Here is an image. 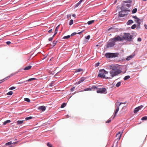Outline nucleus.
<instances>
[{
    "instance_id": "nucleus-1",
    "label": "nucleus",
    "mask_w": 147,
    "mask_h": 147,
    "mask_svg": "<svg viewBox=\"0 0 147 147\" xmlns=\"http://www.w3.org/2000/svg\"><path fill=\"white\" fill-rule=\"evenodd\" d=\"M109 69L110 70L109 73L110 79L117 76L120 74L122 72L121 70L119 65L116 64H112L109 66Z\"/></svg>"
},
{
    "instance_id": "nucleus-2",
    "label": "nucleus",
    "mask_w": 147,
    "mask_h": 147,
    "mask_svg": "<svg viewBox=\"0 0 147 147\" xmlns=\"http://www.w3.org/2000/svg\"><path fill=\"white\" fill-rule=\"evenodd\" d=\"M108 72L105 71V69H103L99 71V73L98 76L99 77L101 78H106L107 79H110V77H107L106 78L105 74H108Z\"/></svg>"
},
{
    "instance_id": "nucleus-3",
    "label": "nucleus",
    "mask_w": 147,
    "mask_h": 147,
    "mask_svg": "<svg viewBox=\"0 0 147 147\" xmlns=\"http://www.w3.org/2000/svg\"><path fill=\"white\" fill-rule=\"evenodd\" d=\"M133 36L129 33H124L123 36V39L128 41H131L132 39Z\"/></svg>"
},
{
    "instance_id": "nucleus-4",
    "label": "nucleus",
    "mask_w": 147,
    "mask_h": 147,
    "mask_svg": "<svg viewBox=\"0 0 147 147\" xmlns=\"http://www.w3.org/2000/svg\"><path fill=\"white\" fill-rule=\"evenodd\" d=\"M122 10L119 12V16L120 17H123L128 14V12L130 11L129 9H121Z\"/></svg>"
},
{
    "instance_id": "nucleus-5",
    "label": "nucleus",
    "mask_w": 147,
    "mask_h": 147,
    "mask_svg": "<svg viewBox=\"0 0 147 147\" xmlns=\"http://www.w3.org/2000/svg\"><path fill=\"white\" fill-rule=\"evenodd\" d=\"M132 2V1L131 0L124 1H123V4L121 7V9H124L125 5L128 7H130L131 6Z\"/></svg>"
},
{
    "instance_id": "nucleus-6",
    "label": "nucleus",
    "mask_w": 147,
    "mask_h": 147,
    "mask_svg": "<svg viewBox=\"0 0 147 147\" xmlns=\"http://www.w3.org/2000/svg\"><path fill=\"white\" fill-rule=\"evenodd\" d=\"M115 42L114 40L112 38L110 39L107 43V48L111 47H113L115 45Z\"/></svg>"
},
{
    "instance_id": "nucleus-7",
    "label": "nucleus",
    "mask_w": 147,
    "mask_h": 147,
    "mask_svg": "<svg viewBox=\"0 0 147 147\" xmlns=\"http://www.w3.org/2000/svg\"><path fill=\"white\" fill-rule=\"evenodd\" d=\"M123 103L122 102H119L117 101V102L115 104V105L116 107V109L115 110V114L114 116V117H115L119 109V107Z\"/></svg>"
},
{
    "instance_id": "nucleus-8",
    "label": "nucleus",
    "mask_w": 147,
    "mask_h": 147,
    "mask_svg": "<svg viewBox=\"0 0 147 147\" xmlns=\"http://www.w3.org/2000/svg\"><path fill=\"white\" fill-rule=\"evenodd\" d=\"M106 91V89L105 88H99L97 90V93H103Z\"/></svg>"
},
{
    "instance_id": "nucleus-9",
    "label": "nucleus",
    "mask_w": 147,
    "mask_h": 147,
    "mask_svg": "<svg viewBox=\"0 0 147 147\" xmlns=\"http://www.w3.org/2000/svg\"><path fill=\"white\" fill-rule=\"evenodd\" d=\"M113 39V40H115V42L117 41H121L123 40V37H121L119 36H115Z\"/></svg>"
},
{
    "instance_id": "nucleus-10",
    "label": "nucleus",
    "mask_w": 147,
    "mask_h": 147,
    "mask_svg": "<svg viewBox=\"0 0 147 147\" xmlns=\"http://www.w3.org/2000/svg\"><path fill=\"white\" fill-rule=\"evenodd\" d=\"M143 107V106L140 105L135 108L134 110V113H136L140 110H141Z\"/></svg>"
},
{
    "instance_id": "nucleus-11",
    "label": "nucleus",
    "mask_w": 147,
    "mask_h": 147,
    "mask_svg": "<svg viewBox=\"0 0 147 147\" xmlns=\"http://www.w3.org/2000/svg\"><path fill=\"white\" fill-rule=\"evenodd\" d=\"M111 58H114L118 57L119 53H111Z\"/></svg>"
},
{
    "instance_id": "nucleus-12",
    "label": "nucleus",
    "mask_w": 147,
    "mask_h": 147,
    "mask_svg": "<svg viewBox=\"0 0 147 147\" xmlns=\"http://www.w3.org/2000/svg\"><path fill=\"white\" fill-rule=\"evenodd\" d=\"M85 78H82L80 79V80L77 82V83L78 84H79L84 81L85 80Z\"/></svg>"
},
{
    "instance_id": "nucleus-13",
    "label": "nucleus",
    "mask_w": 147,
    "mask_h": 147,
    "mask_svg": "<svg viewBox=\"0 0 147 147\" xmlns=\"http://www.w3.org/2000/svg\"><path fill=\"white\" fill-rule=\"evenodd\" d=\"M38 109L40 110H41L42 111H44L46 109V108L45 106H40L39 107Z\"/></svg>"
},
{
    "instance_id": "nucleus-14",
    "label": "nucleus",
    "mask_w": 147,
    "mask_h": 147,
    "mask_svg": "<svg viewBox=\"0 0 147 147\" xmlns=\"http://www.w3.org/2000/svg\"><path fill=\"white\" fill-rule=\"evenodd\" d=\"M123 133V131L121 133L120 132H119V133L116 135V137L119 138V140L120 139V138L121 137V134Z\"/></svg>"
},
{
    "instance_id": "nucleus-15",
    "label": "nucleus",
    "mask_w": 147,
    "mask_h": 147,
    "mask_svg": "<svg viewBox=\"0 0 147 147\" xmlns=\"http://www.w3.org/2000/svg\"><path fill=\"white\" fill-rule=\"evenodd\" d=\"M32 67V66L29 65L24 69V70H29L31 69Z\"/></svg>"
},
{
    "instance_id": "nucleus-16",
    "label": "nucleus",
    "mask_w": 147,
    "mask_h": 147,
    "mask_svg": "<svg viewBox=\"0 0 147 147\" xmlns=\"http://www.w3.org/2000/svg\"><path fill=\"white\" fill-rule=\"evenodd\" d=\"M134 56V55H131L127 57L126 58V60L127 61H129Z\"/></svg>"
},
{
    "instance_id": "nucleus-17",
    "label": "nucleus",
    "mask_w": 147,
    "mask_h": 147,
    "mask_svg": "<svg viewBox=\"0 0 147 147\" xmlns=\"http://www.w3.org/2000/svg\"><path fill=\"white\" fill-rule=\"evenodd\" d=\"M105 56L108 58H111V54L110 53H106L105 54Z\"/></svg>"
},
{
    "instance_id": "nucleus-18",
    "label": "nucleus",
    "mask_w": 147,
    "mask_h": 147,
    "mask_svg": "<svg viewBox=\"0 0 147 147\" xmlns=\"http://www.w3.org/2000/svg\"><path fill=\"white\" fill-rule=\"evenodd\" d=\"M60 26V25H59L58 26H57L56 28L55 31V35H56V34L57 33V32H58V29H59V26Z\"/></svg>"
},
{
    "instance_id": "nucleus-19",
    "label": "nucleus",
    "mask_w": 147,
    "mask_h": 147,
    "mask_svg": "<svg viewBox=\"0 0 147 147\" xmlns=\"http://www.w3.org/2000/svg\"><path fill=\"white\" fill-rule=\"evenodd\" d=\"M134 22L132 20H129L127 22V25H129Z\"/></svg>"
},
{
    "instance_id": "nucleus-20",
    "label": "nucleus",
    "mask_w": 147,
    "mask_h": 147,
    "mask_svg": "<svg viewBox=\"0 0 147 147\" xmlns=\"http://www.w3.org/2000/svg\"><path fill=\"white\" fill-rule=\"evenodd\" d=\"M140 19L137 17V18H136L135 19V21L139 25H140Z\"/></svg>"
},
{
    "instance_id": "nucleus-21",
    "label": "nucleus",
    "mask_w": 147,
    "mask_h": 147,
    "mask_svg": "<svg viewBox=\"0 0 147 147\" xmlns=\"http://www.w3.org/2000/svg\"><path fill=\"white\" fill-rule=\"evenodd\" d=\"M23 122H24V120H22V121H19H19H18L17 122V125H20V124H22L23 123Z\"/></svg>"
},
{
    "instance_id": "nucleus-22",
    "label": "nucleus",
    "mask_w": 147,
    "mask_h": 147,
    "mask_svg": "<svg viewBox=\"0 0 147 147\" xmlns=\"http://www.w3.org/2000/svg\"><path fill=\"white\" fill-rule=\"evenodd\" d=\"M130 78V76H126L123 78L124 80H126L127 79Z\"/></svg>"
},
{
    "instance_id": "nucleus-23",
    "label": "nucleus",
    "mask_w": 147,
    "mask_h": 147,
    "mask_svg": "<svg viewBox=\"0 0 147 147\" xmlns=\"http://www.w3.org/2000/svg\"><path fill=\"white\" fill-rule=\"evenodd\" d=\"M83 71V69H82L80 68V69H78L76 70L75 71V72H80L81 71Z\"/></svg>"
},
{
    "instance_id": "nucleus-24",
    "label": "nucleus",
    "mask_w": 147,
    "mask_h": 147,
    "mask_svg": "<svg viewBox=\"0 0 147 147\" xmlns=\"http://www.w3.org/2000/svg\"><path fill=\"white\" fill-rule=\"evenodd\" d=\"M11 122L10 120H7L3 122V124L4 125H6L7 123H9Z\"/></svg>"
},
{
    "instance_id": "nucleus-25",
    "label": "nucleus",
    "mask_w": 147,
    "mask_h": 147,
    "mask_svg": "<svg viewBox=\"0 0 147 147\" xmlns=\"http://www.w3.org/2000/svg\"><path fill=\"white\" fill-rule=\"evenodd\" d=\"M94 20L89 21L88 22L87 24L88 25L91 24L94 22Z\"/></svg>"
},
{
    "instance_id": "nucleus-26",
    "label": "nucleus",
    "mask_w": 147,
    "mask_h": 147,
    "mask_svg": "<svg viewBox=\"0 0 147 147\" xmlns=\"http://www.w3.org/2000/svg\"><path fill=\"white\" fill-rule=\"evenodd\" d=\"M36 80V79L34 78H32L29 79L28 80H27L26 81L30 82L34 80Z\"/></svg>"
},
{
    "instance_id": "nucleus-27",
    "label": "nucleus",
    "mask_w": 147,
    "mask_h": 147,
    "mask_svg": "<svg viewBox=\"0 0 147 147\" xmlns=\"http://www.w3.org/2000/svg\"><path fill=\"white\" fill-rule=\"evenodd\" d=\"M137 9L136 8L134 9L132 11V13H135L137 11Z\"/></svg>"
},
{
    "instance_id": "nucleus-28",
    "label": "nucleus",
    "mask_w": 147,
    "mask_h": 147,
    "mask_svg": "<svg viewBox=\"0 0 147 147\" xmlns=\"http://www.w3.org/2000/svg\"><path fill=\"white\" fill-rule=\"evenodd\" d=\"M92 88H86L84 89L83 91H89V90H91Z\"/></svg>"
},
{
    "instance_id": "nucleus-29",
    "label": "nucleus",
    "mask_w": 147,
    "mask_h": 147,
    "mask_svg": "<svg viewBox=\"0 0 147 147\" xmlns=\"http://www.w3.org/2000/svg\"><path fill=\"white\" fill-rule=\"evenodd\" d=\"M66 105V104L65 103H63L61 105V107L63 108L65 107Z\"/></svg>"
},
{
    "instance_id": "nucleus-30",
    "label": "nucleus",
    "mask_w": 147,
    "mask_h": 147,
    "mask_svg": "<svg viewBox=\"0 0 147 147\" xmlns=\"http://www.w3.org/2000/svg\"><path fill=\"white\" fill-rule=\"evenodd\" d=\"M24 101L27 102H30V99L28 98H24Z\"/></svg>"
},
{
    "instance_id": "nucleus-31",
    "label": "nucleus",
    "mask_w": 147,
    "mask_h": 147,
    "mask_svg": "<svg viewBox=\"0 0 147 147\" xmlns=\"http://www.w3.org/2000/svg\"><path fill=\"white\" fill-rule=\"evenodd\" d=\"M73 23V20H71L69 23V24L71 26L72 25Z\"/></svg>"
},
{
    "instance_id": "nucleus-32",
    "label": "nucleus",
    "mask_w": 147,
    "mask_h": 147,
    "mask_svg": "<svg viewBox=\"0 0 147 147\" xmlns=\"http://www.w3.org/2000/svg\"><path fill=\"white\" fill-rule=\"evenodd\" d=\"M13 92L12 91H11L8 92L7 94V95H11L13 94Z\"/></svg>"
},
{
    "instance_id": "nucleus-33",
    "label": "nucleus",
    "mask_w": 147,
    "mask_h": 147,
    "mask_svg": "<svg viewBox=\"0 0 147 147\" xmlns=\"http://www.w3.org/2000/svg\"><path fill=\"white\" fill-rule=\"evenodd\" d=\"M57 41H54L53 42V45L52 46L53 47H54L57 44Z\"/></svg>"
},
{
    "instance_id": "nucleus-34",
    "label": "nucleus",
    "mask_w": 147,
    "mask_h": 147,
    "mask_svg": "<svg viewBox=\"0 0 147 147\" xmlns=\"http://www.w3.org/2000/svg\"><path fill=\"white\" fill-rule=\"evenodd\" d=\"M142 120H147V116H144L142 117L141 119Z\"/></svg>"
},
{
    "instance_id": "nucleus-35",
    "label": "nucleus",
    "mask_w": 147,
    "mask_h": 147,
    "mask_svg": "<svg viewBox=\"0 0 147 147\" xmlns=\"http://www.w3.org/2000/svg\"><path fill=\"white\" fill-rule=\"evenodd\" d=\"M121 82H118L116 85V86L118 87L121 85Z\"/></svg>"
},
{
    "instance_id": "nucleus-36",
    "label": "nucleus",
    "mask_w": 147,
    "mask_h": 147,
    "mask_svg": "<svg viewBox=\"0 0 147 147\" xmlns=\"http://www.w3.org/2000/svg\"><path fill=\"white\" fill-rule=\"evenodd\" d=\"M33 117L30 116L28 117H27L25 118V120H28L30 119H32Z\"/></svg>"
},
{
    "instance_id": "nucleus-37",
    "label": "nucleus",
    "mask_w": 147,
    "mask_h": 147,
    "mask_svg": "<svg viewBox=\"0 0 147 147\" xmlns=\"http://www.w3.org/2000/svg\"><path fill=\"white\" fill-rule=\"evenodd\" d=\"M54 83V81H53L51 83H50L49 84V86H53V84Z\"/></svg>"
},
{
    "instance_id": "nucleus-38",
    "label": "nucleus",
    "mask_w": 147,
    "mask_h": 147,
    "mask_svg": "<svg viewBox=\"0 0 147 147\" xmlns=\"http://www.w3.org/2000/svg\"><path fill=\"white\" fill-rule=\"evenodd\" d=\"M70 37V35H67V36H64V37H63V38L64 39H68V38H69Z\"/></svg>"
},
{
    "instance_id": "nucleus-39",
    "label": "nucleus",
    "mask_w": 147,
    "mask_h": 147,
    "mask_svg": "<svg viewBox=\"0 0 147 147\" xmlns=\"http://www.w3.org/2000/svg\"><path fill=\"white\" fill-rule=\"evenodd\" d=\"M91 88H92V90H94V89H97V88L96 87L94 86H92V87Z\"/></svg>"
},
{
    "instance_id": "nucleus-40",
    "label": "nucleus",
    "mask_w": 147,
    "mask_h": 147,
    "mask_svg": "<svg viewBox=\"0 0 147 147\" xmlns=\"http://www.w3.org/2000/svg\"><path fill=\"white\" fill-rule=\"evenodd\" d=\"M47 145L49 147H53L52 145L49 142L47 143Z\"/></svg>"
},
{
    "instance_id": "nucleus-41",
    "label": "nucleus",
    "mask_w": 147,
    "mask_h": 147,
    "mask_svg": "<svg viewBox=\"0 0 147 147\" xmlns=\"http://www.w3.org/2000/svg\"><path fill=\"white\" fill-rule=\"evenodd\" d=\"M136 24H134L131 26V28L132 29H134L136 28Z\"/></svg>"
},
{
    "instance_id": "nucleus-42",
    "label": "nucleus",
    "mask_w": 147,
    "mask_h": 147,
    "mask_svg": "<svg viewBox=\"0 0 147 147\" xmlns=\"http://www.w3.org/2000/svg\"><path fill=\"white\" fill-rule=\"evenodd\" d=\"M12 144V143L11 141L9 142H7L6 143L5 145H11Z\"/></svg>"
},
{
    "instance_id": "nucleus-43",
    "label": "nucleus",
    "mask_w": 147,
    "mask_h": 147,
    "mask_svg": "<svg viewBox=\"0 0 147 147\" xmlns=\"http://www.w3.org/2000/svg\"><path fill=\"white\" fill-rule=\"evenodd\" d=\"M80 4V3L78 2L76 5L75 7H77Z\"/></svg>"
},
{
    "instance_id": "nucleus-44",
    "label": "nucleus",
    "mask_w": 147,
    "mask_h": 147,
    "mask_svg": "<svg viewBox=\"0 0 147 147\" xmlns=\"http://www.w3.org/2000/svg\"><path fill=\"white\" fill-rule=\"evenodd\" d=\"M16 88V87H15L13 86L9 88V90H13Z\"/></svg>"
},
{
    "instance_id": "nucleus-45",
    "label": "nucleus",
    "mask_w": 147,
    "mask_h": 147,
    "mask_svg": "<svg viewBox=\"0 0 147 147\" xmlns=\"http://www.w3.org/2000/svg\"><path fill=\"white\" fill-rule=\"evenodd\" d=\"M90 38V35H88L86 37V38L87 39H89Z\"/></svg>"
},
{
    "instance_id": "nucleus-46",
    "label": "nucleus",
    "mask_w": 147,
    "mask_h": 147,
    "mask_svg": "<svg viewBox=\"0 0 147 147\" xmlns=\"http://www.w3.org/2000/svg\"><path fill=\"white\" fill-rule=\"evenodd\" d=\"M71 16V15L70 14H68L67 15V18L68 19H70Z\"/></svg>"
},
{
    "instance_id": "nucleus-47",
    "label": "nucleus",
    "mask_w": 147,
    "mask_h": 147,
    "mask_svg": "<svg viewBox=\"0 0 147 147\" xmlns=\"http://www.w3.org/2000/svg\"><path fill=\"white\" fill-rule=\"evenodd\" d=\"M77 34V33H76V32H74V33H72V34H71V36H74V35H76V34Z\"/></svg>"
},
{
    "instance_id": "nucleus-48",
    "label": "nucleus",
    "mask_w": 147,
    "mask_h": 147,
    "mask_svg": "<svg viewBox=\"0 0 147 147\" xmlns=\"http://www.w3.org/2000/svg\"><path fill=\"white\" fill-rule=\"evenodd\" d=\"M75 88V87H73L71 89V90H70L71 91V92L74 91V90Z\"/></svg>"
},
{
    "instance_id": "nucleus-49",
    "label": "nucleus",
    "mask_w": 147,
    "mask_h": 147,
    "mask_svg": "<svg viewBox=\"0 0 147 147\" xmlns=\"http://www.w3.org/2000/svg\"><path fill=\"white\" fill-rule=\"evenodd\" d=\"M111 121V119H109L106 122V123H109Z\"/></svg>"
},
{
    "instance_id": "nucleus-50",
    "label": "nucleus",
    "mask_w": 147,
    "mask_h": 147,
    "mask_svg": "<svg viewBox=\"0 0 147 147\" xmlns=\"http://www.w3.org/2000/svg\"><path fill=\"white\" fill-rule=\"evenodd\" d=\"M99 63L98 62L96 63L95 64L96 67H98V66L99 65Z\"/></svg>"
},
{
    "instance_id": "nucleus-51",
    "label": "nucleus",
    "mask_w": 147,
    "mask_h": 147,
    "mask_svg": "<svg viewBox=\"0 0 147 147\" xmlns=\"http://www.w3.org/2000/svg\"><path fill=\"white\" fill-rule=\"evenodd\" d=\"M53 39V37H51L49 39V41H51Z\"/></svg>"
},
{
    "instance_id": "nucleus-52",
    "label": "nucleus",
    "mask_w": 147,
    "mask_h": 147,
    "mask_svg": "<svg viewBox=\"0 0 147 147\" xmlns=\"http://www.w3.org/2000/svg\"><path fill=\"white\" fill-rule=\"evenodd\" d=\"M141 38H139L138 39V41L140 42L141 41Z\"/></svg>"
},
{
    "instance_id": "nucleus-53",
    "label": "nucleus",
    "mask_w": 147,
    "mask_h": 147,
    "mask_svg": "<svg viewBox=\"0 0 147 147\" xmlns=\"http://www.w3.org/2000/svg\"><path fill=\"white\" fill-rule=\"evenodd\" d=\"M11 43V42L10 41H7L6 42V43L7 45H9Z\"/></svg>"
},
{
    "instance_id": "nucleus-54",
    "label": "nucleus",
    "mask_w": 147,
    "mask_h": 147,
    "mask_svg": "<svg viewBox=\"0 0 147 147\" xmlns=\"http://www.w3.org/2000/svg\"><path fill=\"white\" fill-rule=\"evenodd\" d=\"M6 79V78H4V79H3V80H0V81L1 82H0V83L1 82H3V81H4L5 80V79Z\"/></svg>"
},
{
    "instance_id": "nucleus-55",
    "label": "nucleus",
    "mask_w": 147,
    "mask_h": 147,
    "mask_svg": "<svg viewBox=\"0 0 147 147\" xmlns=\"http://www.w3.org/2000/svg\"><path fill=\"white\" fill-rule=\"evenodd\" d=\"M132 17H133V18H134L135 19L136 18H137V16H133Z\"/></svg>"
},
{
    "instance_id": "nucleus-56",
    "label": "nucleus",
    "mask_w": 147,
    "mask_h": 147,
    "mask_svg": "<svg viewBox=\"0 0 147 147\" xmlns=\"http://www.w3.org/2000/svg\"><path fill=\"white\" fill-rule=\"evenodd\" d=\"M144 27H145V28L146 29H147V25L146 24H145L144 25Z\"/></svg>"
},
{
    "instance_id": "nucleus-57",
    "label": "nucleus",
    "mask_w": 147,
    "mask_h": 147,
    "mask_svg": "<svg viewBox=\"0 0 147 147\" xmlns=\"http://www.w3.org/2000/svg\"><path fill=\"white\" fill-rule=\"evenodd\" d=\"M52 29H51V30H49V31H48V32L49 33H50L52 31Z\"/></svg>"
},
{
    "instance_id": "nucleus-58",
    "label": "nucleus",
    "mask_w": 147,
    "mask_h": 147,
    "mask_svg": "<svg viewBox=\"0 0 147 147\" xmlns=\"http://www.w3.org/2000/svg\"><path fill=\"white\" fill-rule=\"evenodd\" d=\"M72 16L74 17H76V15L74 14H73L72 15Z\"/></svg>"
},
{
    "instance_id": "nucleus-59",
    "label": "nucleus",
    "mask_w": 147,
    "mask_h": 147,
    "mask_svg": "<svg viewBox=\"0 0 147 147\" xmlns=\"http://www.w3.org/2000/svg\"><path fill=\"white\" fill-rule=\"evenodd\" d=\"M83 0H80L79 2L81 3L82 2Z\"/></svg>"
},
{
    "instance_id": "nucleus-60",
    "label": "nucleus",
    "mask_w": 147,
    "mask_h": 147,
    "mask_svg": "<svg viewBox=\"0 0 147 147\" xmlns=\"http://www.w3.org/2000/svg\"><path fill=\"white\" fill-rule=\"evenodd\" d=\"M18 143V142H15L12 143V144H17Z\"/></svg>"
},
{
    "instance_id": "nucleus-61",
    "label": "nucleus",
    "mask_w": 147,
    "mask_h": 147,
    "mask_svg": "<svg viewBox=\"0 0 147 147\" xmlns=\"http://www.w3.org/2000/svg\"><path fill=\"white\" fill-rule=\"evenodd\" d=\"M82 32V31H81V32H78V33L77 34H80Z\"/></svg>"
},
{
    "instance_id": "nucleus-62",
    "label": "nucleus",
    "mask_w": 147,
    "mask_h": 147,
    "mask_svg": "<svg viewBox=\"0 0 147 147\" xmlns=\"http://www.w3.org/2000/svg\"><path fill=\"white\" fill-rule=\"evenodd\" d=\"M23 83V82H18V84H22V83Z\"/></svg>"
},
{
    "instance_id": "nucleus-63",
    "label": "nucleus",
    "mask_w": 147,
    "mask_h": 147,
    "mask_svg": "<svg viewBox=\"0 0 147 147\" xmlns=\"http://www.w3.org/2000/svg\"><path fill=\"white\" fill-rule=\"evenodd\" d=\"M55 35V34H54V35L53 36H52V37H53H53H54L55 35Z\"/></svg>"
},
{
    "instance_id": "nucleus-64",
    "label": "nucleus",
    "mask_w": 147,
    "mask_h": 147,
    "mask_svg": "<svg viewBox=\"0 0 147 147\" xmlns=\"http://www.w3.org/2000/svg\"><path fill=\"white\" fill-rule=\"evenodd\" d=\"M123 103L122 104H125V103H126V102H124V103H123V102H122Z\"/></svg>"
}]
</instances>
